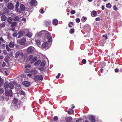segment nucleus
Returning <instances> with one entry per match:
<instances>
[{
  "label": "nucleus",
  "instance_id": "obj_1",
  "mask_svg": "<svg viewBox=\"0 0 122 122\" xmlns=\"http://www.w3.org/2000/svg\"><path fill=\"white\" fill-rule=\"evenodd\" d=\"M45 36L48 40L49 42H51L52 41L51 36L50 33L47 31H46L45 33Z\"/></svg>",
  "mask_w": 122,
  "mask_h": 122
},
{
  "label": "nucleus",
  "instance_id": "obj_2",
  "mask_svg": "<svg viewBox=\"0 0 122 122\" xmlns=\"http://www.w3.org/2000/svg\"><path fill=\"white\" fill-rule=\"evenodd\" d=\"M5 94L6 96L8 97L9 96L10 97H11L12 96L13 93L11 89L8 90L6 89L5 90Z\"/></svg>",
  "mask_w": 122,
  "mask_h": 122
},
{
  "label": "nucleus",
  "instance_id": "obj_3",
  "mask_svg": "<svg viewBox=\"0 0 122 122\" xmlns=\"http://www.w3.org/2000/svg\"><path fill=\"white\" fill-rule=\"evenodd\" d=\"M43 78V76L41 75H37L34 76V79L35 81H37L39 80H42Z\"/></svg>",
  "mask_w": 122,
  "mask_h": 122
},
{
  "label": "nucleus",
  "instance_id": "obj_4",
  "mask_svg": "<svg viewBox=\"0 0 122 122\" xmlns=\"http://www.w3.org/2000/svg\"><path fill=\"white\" fill-rule=\"evenodd\" d=\"M11 16L12 18L13 19L14 21H19L20 17L18 16H16L15 14L12 13L11 14Z\"/></svg>",
  "mask_w": 122,
  "mask_h": 122
},
{
  "label": "nucleus",
  "instance_id": "obj_5",
  "mask_svg": "<svg viewBox=\"0 0 122 122\" xmlns=\"http://www.w3.org/2000/svg\"><path fill=\"white\" fill-rule=\"evenodd\" d=\"M25 31L21 30L19 31L17 34L18 35V38H20L23 36L25 34Z\"/></svg>",
  "mask_w": 122,
  "mask_h": 122
},
{
  "label": "nucleus",
  "instance_id": "obj_6",
  "mask_svg": "<svg viewBox=\"0 0 122 122\" xmlns=\"http://www.w3.org/2000/svg\"><path fill=\"white\" fill-rule=\"evenodd\" d=\"M26 41L25 39V38H23L21 40H17L18 43L20 45H23L25 44Z\"/></svg>",
  "mask_w": 122,
  "mask_h": 122
},
{
  "label": "nucleus",
  "instance_id": "obj_7",
  "mask_svg": "<svg viewBox=\"0 0 122 122\" xmlns=\"http://www.w3.org/2000/svg\"><path fill=\"white\" fill-rule=\"evenodd\" d=\"M35 50L34 47L31 46L29 47L27 49V52L28 53H32Z\"/></svg>",
  "mask_w": 122,
  "mask_h": 122
},
{
  "label": "nucleus",
  "instance_id": "obj_8",
  "mask_svg": "<svg viewBox=\"0 0 122 122\" xmlns=\"http://www.w3.org/2000/svg\"><path fill=\"white\" fill-rule=\"evenodd\" d=\"M23 54V53L21 52L17 51L15 54V57L16 58L20 56H22Z\"/></svg>",
  "mask_w": 122,
  "mask_h": 122
},
{
  "label": "nucleus",
  "instance_id": "obj_9",
  "mask_svg": "<svg viewBox=\"0 0 122 122\" xmlns=\"http://www.w3.org/2000/svg\"><path fill=\"white\" fill-rule=\"evenodd\" d=\"M22 84L26 87H27L29 86L30 85V83L27 81H23L22 82Z\"/></svg>",
  "mask_w": 122,
  "mask_h": 122
},
{
  "label": "nucleus",
  "instance_id": "obj_10",
  "mask_svg": "<svg viewBox=\"0 0 122 122\" xmlns=\"http://www.w3.org/2000/svg\"><path fill=\"white\" fill-rule=\"evenodd\" d=\"M88 119L91 122H95V120L93 116L89 117Z\"/></svg>",
  "mask_w": 122,
  "mask_h": 122
},
{
  "label": "nucleus",
  "instance_id": "obj_11",
  "mask_svg": "<svg viewBox=\"0 0 122 122\" xmlns=\"http://www.w3.org/2000/svg\"><path fill=\"white\" fill-rule=\"evenodd\" d=\"M91 15L92 17H95L97 15L96 11L94 10H93L91 12Z\"/></svg>",
  "mask_w": 122,
  "mask_h": 122
},
{
  "label": "nucleus",
  "instance_id": "obj_12",
  "mask_svg": "<svg viewBox=\"0 0 122 122\" xmlns=\"http://www.w3.org/2000/svg\"><path fill=\"white\" fill-rule=\"evenodd\" d=\"M14 7L13 4L11 3H9L8 5V8L9 9H12Z\"/></svg>",
  "mask_w": 122,
  "mask_h": 122
},
{
  "label": "nucleus",
  "instance_id": "obj_13",
  "mask_svg": "<svg viewBox=\"0 0 122 122\" xmlns=\"http://www.w3.org/2000/svg\"><path fill=\"white\" fill-rule=\"evenodd\" d=\"M48 44L47 42H45L43 43L42 44V47L43 48H45L48 47Z\"/></svg>",
  "mask_w": 122,
  "mask_h": 122
},
{
  "label": "nucleus",
  "instance_id": "obj_14",
  "mask_svg": "<svg viewBox=\"0 0 122 122\" xmlns=\"http://www.w3.org/2000/svg\"><path fill=\"white\" fill-rule=\"evenodd\" d=\"M37 3L36 1L35 0H32L30 1V4L31 5H36Z\"/></svg>",
  "mask_w": 122,
  "mask_h": 122
},
{
  "label": "nucleus",
  "instance_id": "obj_15",
  "mask_svg": "<svg viewBox=\"0 0 122 122\" xmlns=\"http://www.w3.org/2000/svg\"><path fill=\"white\" fill-rule=\"evenodd\" d=\"M72 118L71 117H67L65 118V120L67 122H70L72 120Z\"/></svg>",
  "mask_w": 122,
  "mask_h": 122
},
{
  "label": "nucleus",
  "instance_id": "obj_16",
  "mask_svg": "<svg viewBox=\"0 0 122 122\" xmlns=\"http://www.w3.org/2000/svg\"><path fill=\"white\" fill-rule=\"evenodd\" d=\"M15 45L14 43L12 42H10L9 44V46L10 48H13Z\"/></svg>",
  "mask_w": 122,
  "mask_h": 122
},
{
  "label": "nucleus",
  "instance_id": "obj_17",
  "mask_svg": "<svg viewBox=\"0 0 122 122\" xmlns=\"http://www.w3.org/2000/svg\"><path fill=\"white\" fill-rule=\"evenodd\" d=\"M31 73L33 75L36 74L37 73V71L35 70H32L30 71Z\"/></svg>",
  "mask_w": 122,
  "mask_h": 122
},
{
  "label": "nucleus",
  "instance_id": "obj_18",
  "mask_svg": "<svg viewBox=\"0 0 122 122\" xmlns=\"http://www.w3.org/2000/svg\"><path fill=\"white\" fill-rule=\"evenodd\" d=\"M58 23V20L56 19H54L53 21V24L54 25H56Z\"/></svg>",
  "mask_w": 122,
  "mask_h": 122
},
{
  "label": "nucleus",
  "instance_id": "obj_19",
  "mask_svg": "<svg viewBox=\"0 0 122 122\" xmlns=\"http://www.w3.org/2000/svg\"><path fill=\"white\" fill-rule=\"evenodd\" d=\"M7 18V17L5 15H2L1 17V19L3 21H5Z\"/></svg>",
  "mask_w": 122,
  "mask_h": 122
},
{
  "label": "nucleus",
  "instance_id": "obj_20",
  "mask_svg": "<svg viewBox=\"0 0 122 122\" xmlns=\"http://www.w3.org/2000/svg\"><path fill=\"white\" fill-rule=\"evenodd\" d=\"M37 59V57L36 56L34 57L31 60V63H33L35 62Z\"/></svg>",
  "mask_w": 122,
  "mask_h": 122
},
{
  "label": "nucleus",
  "instance_id": "obj_21",
  "mask_svg": "<svg viewBox=\"0 0 122 122\" xmlns=\"http://www.w3.org/2000/svg\"><path fill=\"white\" fill-rule=\"evenodd\" d=\"M41 60H39L34 64V65L36 66H37L41 63Z\"/></svg>",
  "mask_w": 122,
  "mask_h": 122
},
{
  "label": "nucleus",
  "instance_id": "obj_22",
  "mask_svg": "<svg viewBox=\"0 0 122 122\" xmlns=\"http://www.w3.org/2000/svg\"><path fill=\"white\" fill-rule=\"evenodd\" d=\"M9 86V84L6 82H5L4 84V86L5 89L8 88Z\"/></svg>",
  "mask_w": 122,
  "mask_h": 122
},
{
  "label": "nucleus",
  "instance_id": "obj_23",
  "mask_svg": "<svg viewBox=\"0 0 122 122\" xmlns=\"http://www.w3.org/2000/svg\"><path fill=\"white\" fill-rule=\"evenodd\" d=\"M21 10L22 11H24L25 9V7L23 4H21L20 6Z\"/></svg>",
  "mask_w": 122,
  "mask_h": 122
},
{
  "label": "nucleus",
  "instance_id": "obj_24",
  "mask_svg": "<svg viewBox=\"0 0 122 122\" xmlns=\"http://www.w3.org/2000/svg\"><path fill=\"white\" fill-rule=\"evenodd\" d=\"M7 21L8 22L9 24L11 23L12 22V20L11 17H9L7 19Z\"/></svg>",
  "mask_w": 122,
  "mask_h": 122
},
{
  "label": "nucleus",
  "instance_id": "obj_25",
  "mask_svg": "<svg viewBox=\"0 0 122 122\" xmlns=\"http://www.w3.org/2000/svg\"><path fill=\"white\" fill-rule=\"evenodd\" d=\"M9 57L8 56H7L4 59V60L6 62H7L8 61L9 59Z\"/></svg>",
  "mask_w": 122,
  "mask_h": 122
},
{
  "label": "nucleus",
  "instance_id": "obj_26",
  "mask_svg": "<svg viewBox=\"0 0 122 122\" xmlns=\"http://www.w3.org/2000/svg\"><path fill=\"white\" fill-rule=\"evenodd\" d=\"M17 24V23L16 22H13L11 23V25H10V26L11 27H15V26Z\"/></svg>",
  "mask_w": 122,
  "mask_h": 122
},
{
  "label": "nucleus",
  "instance_id": "obj_27",
  "mask_svg": "<svg viewBox=\"0 0 122 122\" xmlns=\"http://www.w3.org/2000/svg\"><path fill=\"white\" fill-rule=\"evenodd\" d=\"M46 23L45 25L47 26H49L50 23L51 21L49 20L46 21Z\"/></svg>",
  "mask_w": 122,
  "mask_h": 122
},
{
  "label": "nucleus",
  "instance_id": "obj_28",
  "mask_svg": "<svg viewBox=\"0 0 122 122\" xmlns=\"http://www.w3.org/2000/svg\"><path fill=\"white\" fill-rule=\"evenodd\" d=\"M9 84V85L10 88L11 89H13V88L14 87L13 84L11 82H10Z\"/></svg>",
  "mask_w": 122,
  "mask_h": 122
},
{
  "label": "nucleus",
  "instance_id": "obj_29",
  "mask_svg": "<svg viewBox=\"0 0 122 122\" xmlns=\"http://www.w3.org/2000/svg\"><path fill=\"white\" fill-rule=\"evenodd\" d=\"M26 35L29 37H30L32 36V34L31 32H28L27 33Z\"/></svg>",
  "mask_w": 122,
  "mask_h": 122
},
{
  "label": "nucleus",
  "instance_id": "obj_30",
  "mask_svg": "<svg viewBox=\"0 0 122 122\" xmlns=\"http://www.w3.org/2000/svg\"><path fill=\"white\" fill-rule=\"evenodd\" d=\"M46 64V62L45 61H43L41 63V65L42 66H44Z\"/></svg>",
  "mask_w": 122,
  "mask_h": 122
},
{
  "label": "nucleus",
  "instance_id": "obj_31",
  "mask_svg": "<svg viewBox=\"0 0 122 122\" xmlns=\"http://www.w3.org/2000/svg\"><path fill=\"white\" fill-rule=\"evenodd\" d=\"M18 102V100L17 99L14 98L13 101V103L14 104H16Z\"/></svg>",
  "mask_w": 122,
  "mask_h": 122
},
{
  "label": "nucleus",
  "instance_id": "obj_32",
  "mask_svg": "<svg viewBox=\"0 0 122 122\" xmlns=\"http://www.w3.org/2000/svg\"><path fill=\"white\" fill-rule=\"evenodd\" d=\"M5 25V22H4L1 24H0V27H4Z\"/></svg>",
  "mask_w": 122,
  "mask_h": 122
},
{
  "label": "nucleus",
  "instance_id": "obj_33",
  "mask_svg": "<svg viewBox=\"0 0 122 122\" xmlns=\"http://www.w3.org/2000/svg\"><path fill=\"white\" fill-rule=\"evenodd\" d=\"M36 42L37 45H39L41 43L40 41L39 40H37L36 41Z\"/></svg>",
  "mask_w": 122,
  "mask_h": 122
},
{
  "label": "nucleus",
  "instance_id": "obj_34",
  "mask_svg": "<svg viewBox=\"0 0 122 122\" xmlns=\"http://www.w3.org/2000/svg\"><path fill=\"white\" fill-rule=\"evenodd\" d=\"M4 14H5L6 12H8V10L6 8H4Z\"/></svg>",
  "mask_w": 122,
  "mask_h": 122
},
{
  "label": "nucleus",
  "instance_id": "obj_35",
  "mask_svg": "<svg viewBox=\"0 0 122 122\" xmlns=\"http://www.w3.org/2000/svg\"><path fill=\"white\" fill-rule=\"evenodd\" d=\"M19 2L18 1H17L16 2V9H18V7L19 6Z\"/></svg>",
  "mask_w": 122,
  "mask_h": 122
},
{
  "label": "nucleus",
  "instance_id": "obj_36",
  "mask_svg": "<svg viewBox=\"0 0 122 122\" xmlns=\"http://www.w3.org/2000/svg\"><path fill=\"white\" fill-rule=\"evenodd\" d=\"M41 32H40L36 34L35 37H36L37 36H41Z\"/></svg>",
  "mask_w": 122,
  "mask_h": 122
},
{
  "label": "nucleus",
  "instance_id": "obj_37",
  "mask_svg": "<svg viewBox=\"0 0 122 122\" xmlns=\"http://www.w3.org/2000/svg\"><path fill=\"white\" fill-rule=\"evenodd\" d=\"M7 36L8 38L10 40L11 39V36L10 34H8Z\"/></svg>",
  "mask_w": 122,
  "mask_h": 122
},
{
  "label": "nucleus",
  "instance_id": "obj_38",
  "mask_svg": "<svg viewBox=\"0 0 122 122\" xmlns=\"http://www.w3.org/2000/svg\"><path fill=\"white\" fill-rule=\"evenodd\" d=\"M5 44H3L1 46V48L2 49H5Z\"/></svg>",
  "mask_w": 122,
  "mask_h": 122
},
{
  "label": "nucleus",
  "instance_id": "obj_39",
  "mask_svg": "<svg viewBox=\"0 0 122 122\" xmlns=\"http://www.w3.org/2000/svg\"><path fill=\"white\" fill-rule=\"evenodd\" d=\"M6 48L8 51H10L11 50V49L7 45L6 46Z\"/></svg>",
  "mask_w": 122,
  "mask_h": 122
},
{
  "label": "nucleus",
  "instance_id": "obj_40",
  "mask_svg": "<svg viewBox=\"0 0 122 122\" xmlns=\"http://www.w3.org/2000/svg\"><path fill=\"white\" fill-rule=\"evenodd\" d=\"M74 31V29H71L70 31V32L72 34L73 33Z\"/></svg>",
  "mask_w": 122,
  "mask_h": 122
},
{
  "label": "nucleus",
  "instance_id": "obj_41",
  "mask_svg": "<svg viewBox=\"0 0 122 122\" xmlns=\"http://www.w3.org/2000/svg\"><path fill=\"white\" fill-rule=\"evenodd\" d=\"M33 57V56L32 55H30L28 57V59L30 60Z\"/></svg>",
  "mask_w": 122,
  "mask_h": 122
},
{
  "label": "nucleus",
  "instance_id": "obj_42",
  "mask_svg": "<svg viewBox=\"0 0 122 122\" xmlns=\"http://www.w3.org/2000/svg\"><path fill=\"white\" fill-rule=\"evenodd\" d=\"M72 110L71 109H69L68 112V114L70 115L71 114V112H72Z\"/></svg>",
  "mask_w": 122,
  "mask_h": 122
},
{
  "label": "nucleus",
  "instance_id": "obj_43",
  "mask_svg": "<svg viewBox=\"0 0 122 122\" xmlns=\"http://www.w3.org/2000/svg\"><path fill=\"white\" fill-rule=\"evenodd\" d=\"M23 31H25V34H27V33H28L29 32V30L27 29H25V30H23Z\"/></svg>",
  "mask_w": 122,
  "mask_h": 122
},
{
  "label": "nucleus",
  "instance_id": "obj_44",
  "mask_svg": "<svg viewBox=\"0 0 122 122\" xmlns=\"http://www.w3.org/2000/svg\"><path fill=\"white\" fill-rule=\"evenodd\" d=\"M4 92V91L2 88H0V93H3Z\"/></svg>",
  "mask_w": 122,
  "mask_h": 122
},
{
  "label": "nucleus",
  "instance_id": "obj_45",
  "mask_svg": "<svg viewBox=\"0 0 122 122\" xmlns=\"http://www.w3.org/2000/svg\"><path fill=\"white\" fill-rule=\"evenodd\" d=\"M4 118V117L3 116H0V121H2Z\"/></svg>",
  "mask_w": 122,
  "mask_h": 122
},
{
  "label": "nucleus",
  "instance_id": "obj_46",
  "mask_svg": "<svg viewBox=\"0 0 122 122\" xmlns=\"http://www.w3.org/2000/svg\"><path fill=\"white\" fill-rule=\"evenodd\" d=\"M80 19L79 18H77L76 19V21L77 23H79L80 21Z\"/></svg>",
  "mask_w": 122,
  "mask_h": 122
},
{
  "label": "nucleus",
  "instance_id": "obj_47",
  "mask_svg": "<svg viewBox=\"0 0 122 122\" xmlns=\"http://www.w3.org/2000/svg\"><path fill=\"white\" fill-rule=\"evenodd\" d=\"M82 62L83 64H85L86 63V61L85 59H83L82 60Z\"/></svg>",
  "mask_w": 122,
  "mask_h": 122
},
{
  "label": "nucleus",
  "instance_id": "obj_48",
  "mask_svg": "<svg viewBox=\"0 0 122 122\" xmlns=\"http://www.w3.org/2000/svg\"><path fill=\"white\" fill-rule=\"evenodd\" d=\"M3 52L4 55H6L7 53V51L5 50H3Z\"/></svg>",
  "mask_w": 122,
  "mask_h": 122
},
{
  "label": "nucleus",
  "instance_id": "obj_49",
  "mask_svg": "<svg viewBox=\"0 0 122 122\" xmlns=\"http://www.w3.org/2000/svg\"><path fill=\"white\" fill-rule=\"evenodd\" d=\"M71 14H73L75 13V11L74 10H72L71 12Z\"/></svg>",
  "mask_w": 122,
  "mask_h": 122
},
{
  "label": "nucleus",
  "instance_id": "obj_50",
  "mask_svg": "<svg viewBox=\"0 0 122 122\" xmlns=\"http://www.w3.org/2000/svg\"><path fill=\"white\" fill-rule=\"evenodd\" d=\"M58 119V117L57 116H55L54 118V120L56 121Z\"/></svg>",
  "mask_w": 122,
  "mask_h": 122
},
{
  "label": "nucleus",
  "instance_id": "obj_51",
  "mask_svg": "<svg viewBox=\"0 0 122 122\" xmlns=\"http://www.w3.org/2000/svg\"><path fill=\"white\" fill-rule=\"evenodd\" d=\"M4 100L3 97L2 96H0V101H2Z\"/></svg>",
  "mask_w": 122,
  "mask_h": 122
},
{
  "label": "nucleus",
  "instance_id": "obj_52",
  "mask_svg": "<svg viewBox=\"0 0 122 122\" xmlns=\"http://www.w3.org/2000/svg\"><path fill=\"white\" fill-rule=\"evenodd\" d=\"M61 75V74L60 73H59L58 74V75L56 76V78H59L60 76Z\"/></svg>",
  "mask_w": 122,
  "mask_h": 122
},
{
  "label": "nucleus",
  "instance_id": "obj_53",
  "mask_svg": "<svg viewBox=\"0 0 122 122\" xmlns=\"http://www.w3.org/2000/svg\"><path fill=\"white\" fill-rule=\"evenodd\" d=\"M40 12L41 13H44V11L42 9H41L40 10Z\"/></svg>",
  "mask_w": 122,
  "mask_h": 122
},
{
  "label": "nucleus",
  "instance_id": "obj_54",
  "mask_svg": "<svg viewBox=\"0 0 122 122\" xmlns=\"http://www.w3.org/2000/svg\"><path fill=\"white\" fill-rule=\"evenodd\" d=\"M3 83V82L2 81H1L0 82V87H1L2 86Z\"/></svg>",
  "mask_w": 122,
  "mask_h": 122
},
{
  "label": "nucleus",
  "instance_id": "obj_55",
  "mask_svg": "<svg viewBox=\"0 0 122 122\" xmlns=\"http://www.w3.org/2000/svg\"><path fill=\"white\" fill-rule=\"evenodd\" d=\"M18 35L17 34H16V33H14L13 34V36L14 37H15L17 36Z\"/></svg>",
  "mask_w": 122,
  "mask_h": 122
},
{
  "label": "nucleus",
  "instance_id": "obj_56",
  "mask_svg": "<svg viewBox=\"0 0 122 122\" xmlns=\"http://www.w3.org/2000/svg\"><path fill=\"white\" fill-rule=\"evenodd\" d=\"M119 71V70L117 68L115 69V71L116 72H118Z\"/></svg>",
  "mask_w": 122,
  "mask_h": 122
},
{
  "label": "nucleus",
  "instance_id": "obj_57",
  "mask_svg": "<svg viewBox=\"0 0 122 122\" xmlns=\"http://www.w3.org/2000/svg\"><path fill=\"white\" fill-rule=\"evenodd\" d=\"M113 9L115 10H117V7L115 5H114L113 7Z\"/></svg>",
  "mask_w": 122,
  "mask_h": 122
},
{
  "label": "nucleus",
  "instance_id": "obj_58",
  "mask_svg": "<svg viewBox=\"0 0 122 122\" xmlns=\"http://www.w3.org/2000/svg\"><path fill=\"white\" fill-rule=\"evenodd\" d=\"M0 41H1L2 42H5L4 41V40L2 37H0Z\"/></svg>",
  "mask_w": 122,
  "mask_h": 122
},
{
  "label": "nucleus",
  "instance_id": "obj_59",
  "mask_svg": "<svg viewBox=\"0 0 122 122\" xmlns=\"http://www.w3.org/2000/svg\"><path fill=\"white\" fill-rule=\"evenodd\" d=\"M3 69L4 70V71H4V73L5 74H6L7 72V71H6V69L5 68H3Z\"/></svg>",
  "mask_w": 122,
  "mask_h": 122
},
{
  "label": "nucleus",
  "instance_id": "obj_60",
  "mask_svg": "<svg viewBox=\"0 0 122 122\" xmlns=\"http://www.w3.org/2000/svg\"><path fill=\"white\" fill-rule=\"evenodd\" d=\"M5 65H6V64H5V63L4 62H3V64H2V66L3 67H4L5 66Z\"/></svg>",
  "mask_w": 122,
  "mask_h": 122
},
{
  "label": "nucleus",
  "instance_id": "obj_61",
  "mask_svg": "<svg viewBox=\"0 0 122 122\" xmlns=\"http://www.w3.org/2000/svg\"><path fill=\"white\" fill-rule=\"evenodd\" d=\"M100 20V19L99 18H97L95 19L97 21H99Z\"/></svg>",
  "mask_w": 122,
  "mask_h": 122
},
{
  "label": "nucleus",
  "instance_id": "obj_62",
  "mask_svg": "<svg viewBox=\"0 0 122 122\" xmlns=\"http://www.w3.org/2000/svg\"><path fill=\"white\" fill-rule=\"evenodd\" d=\"M30 66H31L30 65H27V66H25V67L30 68Z\"/></svg>",
  "mask_w": 122,
  "mask_h": 122
},
{
  "label": "nucleus",
  "instance_id": "obj_63",
  "mask_svg": "<svg viewBox=\"0 0 122 122\" xmlns=\"http://www.w3.org/2000/svg\"><path fill=\"white\" fill-rule=\"evenodd\" d=\"M109 5L108 4H106V7H109V8H110V7H111V5H110L109 6H108Z\"/></svg>",
  "mask_w": 122,
  "mask_h": 122
},
{
  "label": "nucleus",
  "instance_id": "obj_64",
  "mask_svg": "<svg viewBox=\"0 0 122 122\" xmlns=\"http://www.w3.org/2000/svg\"><path fill=\"white\" fill-rule=\"evenodd\" d=\"M4 57L3 56H0V59H2Z\"/></svg>",
  "mask_w": 122,
  "mask_h": 122
}]
</instances>
